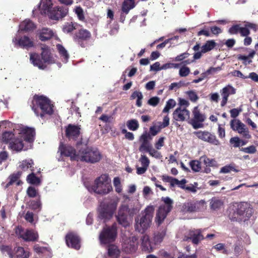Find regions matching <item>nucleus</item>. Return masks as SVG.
Masks as SVG:
<instances>
[{
    "instance_id": "nucleus-45",
    "label": "nucleus",
    "mask_w": 258,
    "mask_h": 258,
    "mask_svg": "<svg viewBox=\"0 0 258 258\" xmlns=\"http://www.w3.org/2000/svg\"><path fill=\"white\" fill-rule=\"evenodd\" d=\"M200 159H203L204 164L207 167H214L217 164V162L215 159H211L206 156H202Z\"/></svg>"
},
{
    "instance_id": "nucleus-49",
    "label": "nucleus",
    "mask_w": 258,
    "mask_h": 258,
    "mask_svg": "<svg viewBox=\"0 0 258 258\" xmlns=\"http://www.w3.org/2000/svg\"><path fill=\"white\" fill-rule=\"evenodd\" d=\"M176 105V102L172 99H169L167 102L165 107L162 112L163 113H168L169 110L174 108Z\"/></svg>"
},
{
    "instance_id": "nucleus-12",
    "label": "nucleus",
    "mask_w": 258,
    "mask_h": 258,
    "mask_svg": "<svg viewBox=\"0 0 258 258\" xmlns=\"http://www.w3.org/2000/svg\"><path fill=\"white\" fill-rule=\"evenodd\" d=\"M58 150L61 156L70 157L72 161H78L80 159V154H77L76 149L71 145L61 143Z\"/></svg>"
},
{
    "instance_id": "nucleus-39",
    "label": "nucleus",
    "mask_w": 258,
    "mask_h": 258,
    "mask_svg": "<svg viewBox=\"0 0 258 258\" xmlns=\"http://www.w3.org/2000/svg\"><path fill=\"white\" fill-rule=\"evenodd\" d=\"M15 138V135L12 132H5L3 133L2 136V142L6 144H10Z\"/></svg>"
},
{
    "instance_id": "nucleus-50",
    "label": "nucleus",
    "mask_w": 258,
    "mask_h": 258,
    "mask_svg": "<svg viewBox=\"0 0 258 258\" xmlns=\"http://www.w3.org/2000/svg\"><path fill=\"white\" fill-rule=\"evenodd\" d=\"M118 223L123 227H126L129 225L127 216H116Z\"/></svg>"
},
{
    "instance_id": "nucleus-35",
    "label": "nucleus",
    "mask_w": 258,
    "mask_h": 258,
    "mask_svg": "<svg viewBox=\"0 0 258 258\" xmlns=\"http://www.w3.org/2000/svg\"><path fill=\"white\" fill-rule=\"evenodd\" d=\"M255 54V51L252 50L248 55H244L242 54H239L237 56V59L238 60H243V64L244 65L249 64L252 62L251 59L254 57Z\"/></svg>"
},
{
    "instance_id": "nucleus-53",
    "label": "nucleus",
    "mask_w": 258,
    "mask_h": 258,
    "mask_svg": "<svg viewBox=\"0 0 258 258\" xmlns=\"http://www.w3.org/2000/svg\"><path fill=\"white\" fill-rule=\"evenodd\" d=\"M160 128L161 127L159 126H152L149 128L148 134L153 138V136H155L160 132Z\"/></svg>"
},
{
    "instance_id": "nucleus-57",
    "label": "nucleus",
    "mask_w": 258,
    "mask_h": 258,
    "mask_svg": "<svg viewBox=\"0 0 258 258\" xmlns=\"http://www.w3.org/2000/svg\"><path fill=\"white\" fill-rule=\"evenodd\" d=\"M75 13L77 14L78 19L81 21H84L85 19L84 12L81 7H77L75 9Z\"/></svg>"
},
{
    "instance_id": "nucleus-11",
    "label": "nucleus",
    "mask_w": 258,
    "mask_h": 258,
    "mask_svg": "<svg viewBox=\"0 0 258 258\" xmlns=\"http://www.w3.org/2000/svg\"><path fill=\"white\" fill-rule=\"evenodd\" d=\"M230 125L233 131L237 132L245 139H249L251 138V136L249 134L248 128L240 120L233 119L230 121Z\"/></svg>"
},
{
    "instance_id": "nucleus-26",
    "label": "nucleus",
    "mask_w": 258,
    "mask_h": 258,
    "mask_svg": "<svg viewBox=\"0 0 258 258\" xmlns=\"http://www.w3.org/2000/svg\"><path fill=\"white\" fill-rule=\"evenodd\" d=\"M42 52L41 53V56L44 63L50 64L54 62L53 58L51 55V53L49 48L46 45H43L41 47Z\"/></svg>"
},
{
    "instance_id": "nucleus-64",
    "label": "nucleus",
    "mask_w": 258,
    "mask_h": 258,
    "mask_svg": "<svg viewBox=\"0 0 258 258\" xmlns=\"http://www.w3.org/2000/svg\"><path fill=\"white\" fill-rule=\"evenodd\" d=\"M164 235L162 233L158 232L154 234V244H157L160 243L163 239Z\"/></svg>"
},
{
    "instance_id": "nucleus-63",
    "label": "nucleus",
    "mask_w": 258,
    "mask_h": 258,
    "mask_svg": "<svg viewBox=\"0 0 258 258\" xmlns=\"http://www.w3.org/2000/svg\"><path fill=\"white\" fill-rule=\"evenodd\" d=\"M165 138L164 137H160L158 140L155 144V149L157 150H160L161 148L164 146V140Z\"/></svg>"
},
{
    "instance_id": "nucleus-33",
    "label": "nucleus",
    "mask_w": 258,
    "mask_h": 258,
    "mask_svg": "<svg viewBox=\"0 0 258 258\" xmlns=\"http://www.w3.org/2000/svg\"><path fill=\"white\" fill-rule=\"evenodd\" d=\"M34 162L32 159L23 160L20 162L19 168L22 171H26L30 169L31 171L34 170Z\"/></svg>"
},
{
    "instance_id": "nucleus-20",
    "label": "nucleus",
    "mask_w": 258,
    "mask_h": 258,
    "mask_svg": "<svg viewBox=\"0 0 258 258\" xmlns=\"http://www.w3.org/2000/svg\"><path fill=\"white\" fill-rule=\"evenodd\" d=\"M222 96V101L221 102V106L224 107L228 102V97L231 95H234L236 93V89L231 85H228L223 88L220 91Z\"/></svg>"
},
{
    "instance_id": "nucleus-22",
    "label": "nucleus",
    "mask_w": 258,
    "mask_h": 258,
    "mask_svg": "<svg viewBox=\"0 0 258 258\" xmlns=\"http://www.w3.org/2000/svg\"><path fill=\"white\" fill-rule=\"evenodd\" d=\"M68 12V9L63 7H55L49 11V16L52 20H59L65 17Z\"/></svg>"
},
{
    "instance_id": "nucleus-61",
    "label": "nucleus",
    "mask_w": 258,
    "mask_h": 258,
    "mask_svg": "<svg viewBox=\"0 0 258 258\" xmlns=\"http://www.w3.org/2000/svg\"><path fill=\"white\" fill-rule=\"evenodd\" d=\"M75 29V27L74 26V24L72 23H68L66 24L63 27V31L66 33L72 32Z\"/></svg>"
},
{
    "instance_id": "nucleus-17",
    "label": "nucleus",
    "mask_w": 258,
    "mask_h": 258,
    "mask_svg": "<svg viewBox=\"0 0 258 258\" xmlns=\"http://www.w3.org/2000/svg\"><path fill=\"white\" fill-rule=\"evenodd\" d=\"M66 242L67 245L70 247L76 250L80 248V238L78 235L74 233L70 232L66 235Z\"/></svg>"
},
{
    "instance_id": "nucleus-37",
    "label": "nucleus",
    "mask_w": 258,
    "mask_h": 258,
    "mask_svg": "<svg viewBox=\"0 0 258 258\" xmlns=\"http://www.w3.org/2000/svg\"><path fill=\"white\" fill-rule=\"evenodd\" d=\"M135 7V0H124L122 6V11L125 14H128L130 10Z\"/></svg>"
},
{
    "instance_id": "nucleus-27",
    "label": "nucleus",
    "mask_w": 258,
    "mask_h": 258,
    "mask_svg": "<svg viewBox=\"0 0 258 258\" xmlns=\"http://www.w3.org/2000/svg\"><path fill=\"white\" fill-rule=\"evenodd\" d=\"M161 178L164 182L170 183L171 187H174L175 185H177L180 187V186L185 185L184 184L186 183V180L185 179L179 180L175 178L166 175H163Z\"/></svg>"
},
{
    "instance_id": "nucleus-30",
    "label": "nucleus",
    "mask_w": 258,
    "mask_h": 258,
    "mask_svg": "<svg viewBox=\"0 0 258 258\" xmlns=\"http://www.w3.org/2000/svg\"><path fill=\"white\" fill-rule=\"evenodd\" d=\"M24 145L22 139L15 138L10 142L9 148L13 151L20 152L23 150Z\"/></svg>"
},
{
    "instance_id": "nucleus-13",
    "label": "nucleus",
    "mask_w": 258,
    "mask_h": 258,
    "mask_svg": "<svg viewBox=\"0 0 258 258\" xmlns=\"http://www.w3.org/2000/svg\"><path fill=\"white\" fill-rule=\"evenodd\" d=\"M12 41L16 47L23 49H29L34 46L33 39L30 38L28 36L24 35L20 38L15 37L13 38Z\"/></svg>"
},
{
    "instance_id": "nucleus-60",
    "label": "nucleus",
    "mask_w": 258,
    "mask_h": 258,
    "mask_svg": "<svg viewBox=\"0 0 258 258\" xmlns=\"http://www.w3.org/2000/svg\"><path fill=\"white\" fill-rule=\"evenodd\" d=\"M27 194L30 198H35L37 195V191L34 187L29 186L27 189Z\"/></svg>"
},
{
    "instance_id": "nucleus-29",
    "label": "nucleus",
    "mask_w": 258,
    "mask_h": 258,
    "mask_svg": "<svg viewBox=\"0 0 258 258\" xmlns=\"http://www.w3.org/2000/svg\"><path fill=\"white\" fill-rule=\"evenodd\" d=\"M203 238L204 237L202 234V231L200 229L189 231L188 239L191 240L194 244H198L201 240L203 239Z\"/></svg>"
},
{
    "instance_id": "nucleus-28",
    "label": "nucleus",
    "mask_w": 258,
    "mask_h": 258,
    "mask_svg": "<svg viewBox=\"0 0 258 258\" xmlns=\"http://www.w3.org/2000/svg\"><path fill=\"white\" fill-rule=\"evenodd\" d=\"M141 248L143 251L147 253H150L153 251L154 247L150 240L148 235H143L141 238Z\"/></svg>"
},
{
    "instance_id": "nucleus-7",
    "label": "nucleus",
    "mask_w": 258,
    "mask_h": 258,
    "mask_svg": "<svg viewBox=\"0 0 258 258\" xmlns=\"http://www.w3.org/2000/svg\"><path fill=\"white\" fill-rule=\"evenodd\" d=\"M117 203L114 201L102 202L100 206L98 217L106 221L110 219L116 209Z\"/></svg>"
},
{
    "instance_id": "nucleus-14",
    "label": "nucleus",
    "mask_w": 258,
    "mask_h": 258,
    "mask_svg": "<svg viewBox=\"0 0 258 258\" xmlns=\"http://www.w3.org/2000/svg\"><path fill=\"white\" fill-rule=\"evenodd\" d=\"M193 118L191 120L190 123L194 129H198L203 127L202 123L206 119L204 114L200 112L198 106H196L192 110Z\"/></svg>"
},
{
    "instance_id": "nucleus-44",
    "label": "nucleus",
    "mask_w": 258,
    "mask_h": 258,
    "mask_svg": "<svg viewBox=\"0 0 258 258\" xmlns=\"http://www.w3.org/2000/svg\"><path fill=\"white\" fill-rule=\"evenodd\" d=\"M22 175V171H18L16 173H14L9 176L10 181L7 183L6 187L7 188L14 182L17 181Z\"/></svg>"
},
{
    "instance_id": "nucleus-16",
    "label": "nucleus",
    "mask_w": 258,
    "mask_h": 258,
    "mask_svg": "<svg viewBox=\"0 0 258 258\" xmlns=\"http://www.w3.org/2000/svg\"><path fill=\"white\" fill-rule=\"evenodd\" d=\"M81 134L80 125L69 124L65 128L66 137L69 140L76 141Z\"/></svg>"
},
{
    "instance_id": "nucleus-52",
    "label": "nucleus",
    "mask_w": 258,
    "mask_h": 258,
    "mask_svg": "<svg viewBox=\"0 0 258 258\" xmlns=\"http://www.w3.org/2000/svg\"><path fill=\"white\" fill-rule=\"evenodd\" d=\"M240 24H235L232 26L228 30V33L231 35L237 34L240 32Z\"/></svg>"
},
{
    "instance_id": "nucleus-42",
    "label": "nucleus",
    "mask_w": 258,
    "mask_h": 258,
    "mask_svg": "<svg viewBox=\"0 0 258 258\" xmlns=\"http://www.w3.org/2000/svg\"><path fill=\"white\" fill-rule=\"evenodd\" d=\"M27 180L29 183L34 185H39L41 182L40 178L33 172L27 176Z\"/></svg>"
},
{
    "instance_id": "nucleus-51",
    "label": "nucleus",
    "mask_w": 258,
    "mask_h": 258,
    "mask_svg": "<svg viewBox=\"0 0 258 258\" xmlns=\"http://www.w3.org/2000/svg\"><path fill=\"white\" fill-rule=\"evenodd\" d=\"M113 184L115 188V191L117 193H120L122 191L121 185L120 178L118 177H114L113 179Z\"/></svg>"
},
{
    "instance_id": "nucleus-1",
    "label": "nucleus",
    "mask_w": 258,
    "mask_h": 258,
    "mask_svg": "<svg viewBox=\"0 0 258 258\" xmlns=\"http://www.w3.org/2000/svg\"><path fill=\"white\" fill-rule=\"evenodd\" d=\"M228 212V217L231 221L245 222L252 216L253 209L249 203L235 202L229 207Z\"/></svg>"
},
{
    "instance_id": "nucleus-31",
    "label": "nucleus",
    "mask_w": 258,
    "mask_h": 258,
    "mask_svg": "<svg viewBox=\"0 0 258 258\" xmlns=\"http://www.w3.org/2000/svg\"><path fill=\"white\" fill-rule=\"evenodd\" d=\"M35 28L34 23L29 19L25 20L19 25V28L21 31L29 32L33 30Z\"/></svg>"
},
{
    "instance_id": "nucleus-5",
    "label": "nucleus",
    "mask_w": 258,
    "mask_h": 258,
    "mask_svg": "<svg viewBox=\"0 0 258 258\" xmlns=\"http://www.w3.org/2000/svg\"><path fill=\"white\" fill-rule=\"evenodd\" d=\"M161 201L163 202V204L159 206L155 217V221L158 226L163 223L173 207V201L168 197H162Z\"/></svg>"
},
{
    "instance_id": "nucleus-62",
    "label": "nucleus",
    "mask_w": 258,
    "mask_h": 258,
    "mask_svg": "<svg viewBox=\"0 0 258 258\" xmlns=\"http://www.w3.org/2000/svg\"><path fill=\"white\" fill-rule=\"evenodd\" d=\"M241 140L237 137L231 138L230 140V143L233 145L234 148L239 147L240 146Z\"/></svg>"
},
{
    "instance_id": "nucleus-2",
    "label": "nucleus",
    "mask_w": 258,
    "mask_h": 258,
    "mask_svg": "<svg viewBox=\"0 0 258 258\" xmlns=\"http://www.w3.org/2000/svg\"><path fill=\"white\" fill-rule=\"evenodd\" d=\"M29 103L35 114L41 118L45 115H51L54 113V106L51 100L43 95L35 94Z\"/></svg>"
},
{
    "instance_id": "nucleus-56",
    "label": "nucleus",
    "mask_w": 258,
    "mask_h": 258,
    "mask_svg": "<svg viewBox=\"0 0 258 258\" xmlns=\"http://www.w3.org/2000/svg\"><path fill=\"white\" fill-rule=\"evenodd\" d=\"M190 73V69L187 67H182L179 71V74L180 77H184L187 76Z\"/></svg>"
},
{
    "instance_id": "nucleus-34",
    "label": "nucleus",
    "mask_w": 258,
    "mask_h": 258,
    "mask_svg": "<svg viewBox=\"0 0 258 258\" xmlns=\"http://www.w3.org/2000/svg\"><path fill=\"white\" fill-rule=\"evenodd\" d=\"M53 35V32L48 28H43L40 32L39 38L42 41L49 40Z\"/></svg>"
},
{
    "instance_id": "nucleus-43",
    "label": "nucleus",
    "mask_w": 258,
    "mask_h": 258,
    "mask_svg": "<svg viewBox=\"0 0 258 258\" xmlns=\"http://www.w3.org/2000/svg\"><path fill=\"white\" fill-rule=\"evenodd\" d=\"M158 150L153 148L152 146L149 147L145 152H147L149 155L156 159H160L162 157V155L160 152L157 151Z\"/></svg>"
},
{
    "instance_id": "nucleus-19",
    "label": "nucleus",
    "mask_w": 258,
    "mask_h": 258,
    "mask_svg": "<svg viewBox=\"0 0 258 258\" xmlns=\"http://www.w3.org/2000/svg\"><path fill=\"white\" fill-rule=\"evenodd\" d=\"M153 138L150 136L147 131H145L139 137V141L141 143L139 150L141 152H145L148 148L152 146L150 141Z\"/></svg>"
},
{
    "instance_id": "nucleus-41",
    "label": "nucleus",
    "mask_w": 258,
    "mask_h": 258,
    "mask_svg": "<svg viewBox=\"0 0 258 258\" xmlns=\"http://www.w3.org/2000/svg\"><path fill=\"white\" fill-rule=\"evenodd\" d=\"M60 57H62L64 60L67 62L69 58V54L65 48L61 44L56 45Z\"/></svg>"
},
{
    "instance_id": "nucleus-32",
    "label": "nucleus",
    "mask_w": 258,
    "mask_h": 258,
    "mask_svg": "<svg viewBox=\"0 0 258 258\" xmlns=\"http://www.w3.org/2000/svg\"><path fill=\"white\" fill-rule=\"evenodd\" d=\"M224 205L223 201L219 197H213L210 202V207L211 209L217 211L221 208Z\"/></svg>"
},
{
    "instance_id": "nucleus-40",
    "label": "nucleus",
    "mask_w": 258,
    "mask_h": 258,
    "mask_svg": "<svg viewBox=\"0 0 258 258\" xmlns=\"http://www.w3.org/2000/svg\"><path fill=\"white\" fill-rule=\"evenodd\" d=\"M15 253L17 258H28L29 252L26 251L22 247L19 246L16 248Z\"/></svg>"
},
{
    "instance_id": "nucleus-10",
    "label": "nucleus",
    "mask_w": 258,
    "mask_h": 258,
    "mask_svg": "<svg viewBox=\"0 0 258 258\" xmlns=\"http://www.w3.org/2000/svg\"><path fill=\"white\" fill-rule=\"evenodd\" d=\"M91 38V34L87 29H81L76 32L73 36L74 41L82 47H86L89 45Z\"/></svg>"
},
{
    "instance_id": "nucleus-3",
    "label": "nucleus",
    "mask_w": 258,
    "mask_h": 258,
    "mask_svg": "<svg viewBox=\"0 0 258 258\" xmlns=\"http://www.w3.org/2000/svg\"><path fill=\"white\" fill-rule=\"evenodd\" d=\"M154 211V209L152 206H148L142 212V216L136 219L135 227L136 231L143 233L150 227Z\"/></svg>"
},
{
    "instance_id": "nucleus-15",
    "label": "nucleus",
    "mask_w": 258,
    "mask_h": 258,
    "mask_svg": "<svg viewBox=\"0 0 258 258\" xmlns=\"http://www.w3.org/2000/svg\"><path fill=\"white\" fill-rule=\"evenodd\" d=\"M194 134L200 140L208 142L215 145H218L220 142L217 139L215 135L212 134L208 131H199L195 132Z\"/></svg>"
},
{
    "instance_id": "nucleus-58",
    "label": "nucleus",
    "mask_w": 258,
    "mask_h": 258,
    "mask_svg": "<svg viewBox=\"0 0 258 258\" xmlns=\"http://www.w3.org/2000/svg\"><path fill=\"white\" fill-rule=\"evenodd\" d=\"M240 151L246 153L253 154L255 153L256 150L254 145H251L248 147L241 148L240 149Z\"/></svg>"
},
{
    "instance_id": "nucleus-9",
    "label": "nucleus",
    "mask_w": 258,
    "mask_h": 258,
    "mask_svg": "<svg viewBox=\"0 0 258 258\" xmlns=\"http://www.w3.org/2000/svg\"><path fill=\"white\" fill-rule=\"evenodd\" d=\"M15 233L19 238H21L25 241H36L39 235L38 232L33 229L25 230L22 226H17L15 228Z\"/></svg>"
},
{
    "instance_id": "nucleus-4",
    "label": "nucleus",
    "mask_w": 258,
    "mask_h": 258,
    "mask_svg": "<svg viewBox=\"0 0 258 258\" xmlns=\"http://www.w3.org/2000/svg\"><path fill=\"white\" fill-rule=\"evenodd\" d=\"M94 191L100 195H106L112 190L111 180L106 174H103L97 177L92 186Z\"/></svg>"
},
{
    "instance_id": "nucleus-38",
    "label": "nucleus",
    "mask_w": 258,
    "mask_h": 258,
    "mask_svg": "<svg viewBox=\"0 0 258 258\" xmlns=\"http://www.w3.org/2000/svg\"><path fill=\"white\" fill-rule=\"evenodd\" d=\"M216 45L214 40H208L202 46V52L203 53H206L212 50Z\"/></svg>"
},
{
    "instance_id": "nucleus-47",
    "label": "nucleus",
    "mask_w": 258,
    "mask_h": 258,
    "mask_svg": "<svg viewBox=\"0 0 258 258\" xmlns=\"http://www.w3.org/2000/svg\"><path fill=\"white\" fill-rule=\"evenodd\" d=\"M130 211L128 205H122L119 208L117 216H127V213H129L130 215L133 214L132 212L130 213Z\"/></svg>"
},
{
    "instance_id": "nucleus-59",
    "label": "nucleus",
    "mask_w": 258,
    "mask_h": 258,
    "mask_svg": "<svg viewBox=\"0 0 258 258\" xmlns=\"http://www.w3.org/2000/svg\"><path fill=\"white\" fill-rule=\"evenodd\" d=\"M189 100L193 102H196L199 98L196 93L193 91H189L186 92Z\"/></svg>"
},
{
    "instance_id": "nucleus-23",
    "label": "nucleus",
    "mask_w": 258,
    "mask_h": 258,
    "mask_svg": "<svg viewBox=\"0 0 258 258\" xmlns=\"http://www.w3.org/2000/svg\"><path fill=\"white\" fill-rule=\"evenodd\" d=\"M21 134L22 140L30 144L34 142L35 131L33 128L25 127L22 129Z\"/></svg>"
},
{
    "instance_id": "nucleus-46",
    "label": "nucleus",
    "mask_w": 258,
    "mask_h": 258,
    "mask_svg": "<svg viewBox=\"0 0 258 258\" xmlns=\"http://www.w3.org/2000/svg\"><path fill=\"white\" fill-rule=\"evenodd\" d=\"M189 166L193 171L198 172L201 169V163L197 160H193L189 162Z\"/></svg>"
},
{
    "instance_id": "nucleus-8",
    "label": "nucleus",
    "mask_w": 258,
    "mask_h": 258,
    "mask_svg": "<svg viewBox=\"0 0 258 258\" xmlns=\"http://www.w3.org/2000/svg\"><path fill=\"white\" fill-rule=\"evenodd\" d=\"M117 226L114 223L111 226L104 227L100 233L99 240L101 244H108L113 242L117 236Z\"/></svg>"
},
{
    "instance_id": "nucleus-36",
    "label": "nucleus",
    "mask_w": 258,
    "mask_h": 258,
    "mask_svg": "<svg viewBox=\"0 0 258 258\" xmlns=\"http://www.w3.org/2000/svg\"><path fill=\"white\" fill-rule=\"evenodd\" d=\"M231 171L235 172H238L240 170L239 169L238 166H236L235 163H231L228 165H225L222 167L220 169V173H229Z\"/></svg>"
},
{
    "instance_id": "nucleus-54",
    "label": "nucleus",
    "mask_w": 258,
    "mask_h": 258,
    "mask_svg": "<svg viewBox=\"0 0 258 258\" xmlns=\"http://www.w3.org/2000/svg\"><path fill=\"white\" fill-rule=\"evenodd\" d=\"M1 250L3 252H6L9 255V258H13L14 255L13 251L11 247L9 246L3 245L1 248Z\"/></svg>"
},
{
    "instance_id": "nucleus-25",
    "label": "nucleus",
    "mask_w": 258,
    "mask_h": 258,
    "mask_svg": "<svg viewBox=\"0 0 258 258\" xmlns=\"http://www.w3.org/2000/svg\"><path fill=\"white\" fill-rule=\"evenodd\" d=\"M30 60L34 66L37 67L40 69L44 70L46 68V65L44 63L42 58L38 53H31Z\"/></svg>"
},
{
    "instance_id": "nucleus-18",
    "label": "nucleus",
    "mask_w": 258,
    "mask_h": 258,
    "mask_svg": "<svg viewBox=\"0 0 258 258\" xmlns=\"http://www.w3.org/2000/svg\"><path fill=\"white\" fill-rule=\"evenodd\" d=\"M200 204L198 201L188 200L184 203L181 208L183 213H192L199 211Z\"/></svg>"
},
{
    "instance_id": "nucleus-24",
    "label": "nucleus",
    "mask_w": 258,
    "mask_h": 258,
    "mask_svg": "<svg viewBox=\"0 0 258 258\" xmlns=\"http://www.w3.org/2000/svg\"><path fill=\"white\" fill-rule=\"evenodd\" d=\"M250 29L254 32L258 31V25L255 23L246 22L245 23L244 26H240V32L241 36L247 37L250 34Z\"/></svg>"
},
{
    "instance_id": "nucleus-21",
    "label": "nucleus",
    "mask_w": 258,
    "mask_h": 258,
    "mask_svg": "<svg viewBox=\"0 0 258 258\" xmlns=\"http://www.w3.org/2000/svg\"><path fill=\"white\" fill-rule=\"evenodd\" d=\"M189 111L184 107H179L173 112V118L176 121H183L189 119Z\"/></svg>"
},
{
    "instance_id": "nucleus-6",
    "label": "nucleus",
    "mask_w": 258,
    "mask_h": 258,
    "mask_svg": "<svg viewBox=\"0 0 258 258\" xmlns=\"http://www.w3.org/2000/svg\"><path fill=\"white\" fill-rule=\"evenodd\" d=\"M79 154L81 161L91 163L99 162L102 157L98 150L89 147H86L84 149L79 150Z\"/></svg>"
},
{
    "instance_id": "nucleus-55",
    "label": "nucleus",
    "mask_w": 258,
    "mask_h": 258,
    "mask_svg": "<svg viewBox=\"0 0 258 258\" xmlns=\"http://www.w3.org/2000/svg\"><path fill=\"white\" fill-rule=\"evenodd\" d=\"M139 161L143 166L148 168L150 164V160L146 155H142L140 158Z\"/></svg>"
},
{
    "instance_id": "nucleus-48",
    "label": "nucleus",
    "mask_w": 258,
    "mask_h": 258,
    "mask_svg": "<svg viewBox=\"0 0 258 258\" xmlns=\"http://www.w3.org/2000/svg\"><path fill=\"white\" fill-rule=\"evenodd\" d=\"M127 126L131 131H136L139 127L138 121L136 119H131L127 122Z\"/></svg>"
}]
</instances>
